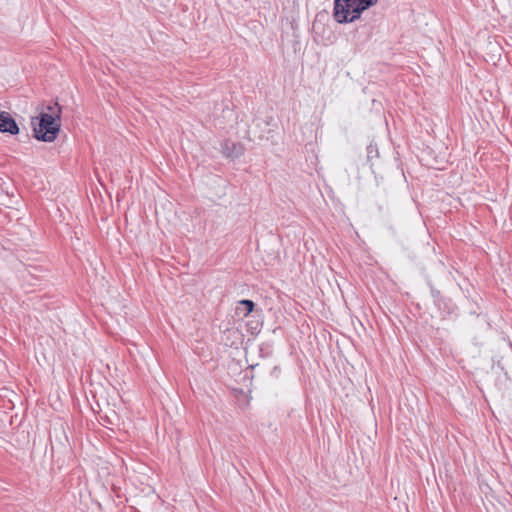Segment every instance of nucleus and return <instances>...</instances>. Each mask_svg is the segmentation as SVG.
I'll return each instance as SVG.
<instances>
[{"label":"nucleus","instance_id":"1","mask_svg":"<svg viewBox=\"0 0 512 512\" xmlns=\"http://www.w3.org/2000/svg\"><path fill=\"white\" fill-rule=\"evenodd\" d=\"M48 112H41L32 118L33 136L42 142H53L61 129L62 107L58 102L47 106Z\"/></svg>","mask_w":512,"mask_h":512},{"label":"nucleus","instance_id":"2","mask_svg":"<svg viewBox=\"0 0 512 512\" xmlns=\"http://www.w3.org/2000/svg\"><path fill=\"white\" fill-rule=\"evenodd\" d=\"M377 0H334L333 18L339 24L352 23Z\"/></svg>","mask_w":512,"mask_h":512},{"label":"nucleus","instance_id":"3","mask_svg":"<svg viewBox=\"0 0 512 512\" xmlns=\"http://www.w3.org/2000/svg\"><path fill=\"white\" fill-rule=\"evenodd\" d=\"M0 132L17 135L20 128L15 119L6 111H2L0 116Z\"/></svg>","mask_w":512,"mask_h":512},{"label":"nucleus","instance_id":"4","mask_svg":"<svg viewBox=\"0 0 512 512\" xmlns=\"http://www.w3.org/2000/svg\"><path fill=\"white\" fill-rule=\"evenodd\" d=\"M221 151L225 157L235 159L243 155L244 147L241 143L225 140L221 144Z\"/></svg>","mask_w":512,"mask_h":512},{"label":"nucleus","instance_id":"5","mask_svg":"<svg viewBox=\"0 0 512 512\" xmlns=\"http://www.w3.org/2000/svg\"><path fill=\"white\" fill-rule=\"evenodd\" d=\"M255 309V303L250 299H243L238 302L236 308L237 314L242 313L243 316H248Z\"/></svg>","mask_w":512,"mask_h":512},{"label":"nucleus","instance_id":"6","mask_svg":"<svg viewBox=\"0 0 512 512\" xmlns=\"http://www.w3.org/2000/svg\"><path fill=\"white\" fill-rule=\"evenodd\" d=\"M427 284L430 287V293L434 299L435 305L441 308V303L445 304V299L442 297L441 292L432 285L431 281H428Z\"/></svg>","mask_w":512,"mask_h":512},{"label":"nucleus","instance_id":"7","mask_svg":"<svg viewBox=\"0 0 512 512\" xmlns=\"http://www.w3.org/2000/svg\"><path fill=\"white\" fill-rule=\"evenodd\" d=\"M366 152H367V162L370 163V165L372 166L373 165L372 160L379 156L377 144L370 143L366 148Z\"/></svg>","mask_w":512,"mask_h":512},{"label":"nucleus","instance_id":"8","mask_svg":"<svg viewBox=\"0 0 512 512\" xmlns=\"http://www.w3.org/2000/svg\"><path fill=\"white\" fill-rule=\"evenodd\" d=\"M280 368L278 366H274L272 371H271V376L275 377V378H279L280 376Z\"/></svg>","mask_w":512,"mask_h":512}]
</instances>
